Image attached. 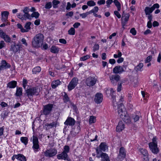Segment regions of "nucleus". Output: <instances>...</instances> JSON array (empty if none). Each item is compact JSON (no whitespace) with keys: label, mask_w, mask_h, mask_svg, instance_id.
<instances>
[{"label":"nucleus","mask_w":161,"mask_h":161,"mask_svg":"<svg viewBox=\"0 0 161 161\" xmlns=\"http://www.w3.org/2000/svg\"><path fill=\"white\" fill-rule=\"evenodd\" d=\"M44 36L43 34L38 33L36 34L33 38L32 41V45L35 47H39L43 44Z\"/></svg>","instance_id":"f257e3e1"},{"label":"nucleus","mask_w":161,"mask_h":161,"mask_svg":"<svg viewBox=\"0 0 161 161\" xmlns=\"http://www.w3.org/2000/svg\"><path fill=\"white\" fill-rule=\"evenodd\" d=\"M149 146L152 152L154 154H157L159 152V149L158 147L157 139L154 137L152 139V142L149 144Z\"/></svg>","instance_id":"f03ea898"},{"label":"nucleus","mask_w":161,"mask_h":161,"mask_svg":"<svg viewBox=\"0 0 161 161\" xmlns=\"http://www.w3.org/2000/svg\"><path fill=\"white\" fill-rule=\"evenodd\" d=\"M118 113L119 116L121 118H123L127 114L125 109L122 104H120L118 105Z\"/></svg>","instance_id":"7ed1b4c3"},{"label":"nucleus","mask_w":161,"mask_h":161,"mask_svg":"<svg viewBox=\"0 0 161 161\" xmlns=\"http://www.w3.org/2000/svg\"><path fill=\"white\" fill-rule=\"evenodd\" d=\"M39 92V90L37 88H33L27 89L26 91V94L28 97L30 98L34 95H37Z\"/></svg>","instance_id":"20e7f679"},{"label":"nucleus","mask_w":161,"mask_h":161,"mask_svg":"<svg viewBox=\"0 0 161 161\" xmlns=\"http://www.w3.org/2000/svg\"><path fill=\"white\" fill-rule=\"evenodd\" d=\"M57 153V150L54 148L47 149L44 152L45 156L49 157H51L55 155Z\"/></svg>","instance_id":"39448f33"},{"label":"nucleus","mask_w":161,"mask_h":161,"mask_svg":"<svg viewBox=\"0 0 161 161\" xmlns=\"http://www.w3.org/2000/svg\"><path fill=\"white\" fill-rule=\"evenodd\" d=\"M109 79L112 84L116 85L117 82L120 80V76L117 74L111 75L109 76Z\"/></svg>","instance_id":"423d86ee"},{"label":"nucleus","mask_w":161,"mask_h":161,"mask_svg":"<svg viewBox=\"0 0 161 161\" xmlns=\"http://www.w3.org/2000/svg\"><path fill=\"white\" fill-rule=\"evenodd\" d=\"M53 107V104H48L43 106V114L45 115L49 114L51 112Z\"/></svg>","instance_id":"0eeeda50"},{"label":"nucleus","mask_w":161,"mask_h":161,"mask_svg":"<svg viewBox=\"0 0 161 161\" xmlns=\"http://www.w3.org/2000/svg\"><path fill=\"white\" fill-rule=\"evenodd\" d=\"M97 81V79L95 77H89L86 79V83L87 86H92L96 84Z\"/></svg>","instance_id":"6e6552de"},{"label":"nucleus","mask_w":161,"mask_h":161,"mask_svg":"<svg viewBox=\"0 0 161 161\" xmlns=\"http://www.w3.org/2000/svg\"><path fill=\"white\" fill-rule=\"evenodd\" d=\"M78 81V79L76 78H73L70 82L68 86V89L69 91H70L73 89L77 86Z\"/></svg>","instance_id":"1a4fd4ad"},{"label":"nucleus","mask_w":161,"mask_h":161,"mask_svg":"<svg viewBox=\"0 0 161 161\" xmlns=\"http://www.w3.org/2000/svg\"><path fill=\"white\" fill-rule=\"evenodd\" d=\"M130 15L129 13H125L124 11L123 12L122 17V24L123 26L126 25L128 21Z\"/></svg>","instance_id":"9d476101"},{"label":"nucleus","mask_w":161,"mask_h":161,"mask_svg":"<svg viewBox=\"0 0 161 161\" xmlns=\"http://www.w3.org/2000/svg\"><path fill=\"white\" fill-rule=\"evenodd\" d=\"M0 37L3 39L6 42H11V39L10 37L1 30H0Z\"/></svg>","instance_id":"9b49d317"},{"label":"nucleus","mask_w":161,"mask_h":161,"mask_svg":"<svg viewBox=\"0 0 161 161\" xmlns=\"http://www.w3.org/2000/svg\"><path fill=\"white\" fill-rule=\"evenodd\" d=\"M33 148L34 150L36 152L37 151L39 147L38 144V139L36 136H33Z\"/></svg>","instance_id":"f8f14e48"},{"label":"nucleus","mask_w":161,"mask_h":161,"mask_svg":"<svg viewBox=\"0 0 161 161\" xmlns=\"http://www.w3.org/2000/svg\"><path fill=\"white\" fill-rule=\"evenodd\" d=\"M57 158L58 159H63L69 161L70 159L67 154L62 152L61 153L58 154L57 156Z\"/></svg>","instance_id":"ddd939ff"},{"label":"nucleus","mask_w":161,"mask_h":161,"mask_svg":"<svg viewBox=\"0 0 161 161\" xmlns=\"http://www.w3.org/2000/svg\"><path fill=\"white\" fill-rule=\"evenodd\" d=\"M126 155V153L125 148L123 147H121L119 151V153L118 156V158L119 160L124 159Z\"/></svg>","instance_id":"4468645a"},{"label":"nucleus","mask_w":161,"mask_h":161,"mask_svg":"<svg viewBox=\"0 0 161 161\" xmlns=\"http://www.w3.org/2000/svg\"><path fill=\"white\" fill-rule=\"evenodd\" d=\"M125 71V70L123 67L120 66H116L113 69V72L115 74H121Z\"/></svg>","instance_id":"2eb2a0df"},{"label":"nucleus","mask_w":161,"mask_h":161,"mask_svg":"<svg viewBox=\"0 0 161 161\" xmlns=\"http://www.w3.org/2000/svg\"><path fill=\"white\" fill-rule=\"evenodd\" d=\"M20 48H22V46L21 45L19 44H18L16 45V43L14 42V44H12L11 45L10 50L14 53H16Z\"/></svg>","instance_id":"dca6fc26"},{"label":"nucleus","mask_w":161,"mask_h":161,"mask_svg":"<svg viewBox=\"0 0 161 161\" xmlns=\"http://www.w3.org/2000/svg\"><path fill=\"white\" fill-rule=\"evenodd\" d=\"M103 96L102 94L98 93L96 94L94 98V101L97 103H100L103 101Z\"/></svg>","instance_id":"f3484780"},{"label":"nucleus","mask_w":161,"mask_h":161,"mask_svg":"<svg viewBox=\"0 0 161 161\" xmlns=\"http://www.w3.org/2000/svg\"><path fill=\"white\" fill-rule=\"evenodd\" d=\"M9 14V13L7 11H4L1 12V20L3 22H6L7 21Z\"/></svg>","instance_id":"a211bd4d"},{"label":"nucleus","mask_w":161,"mask_h":161,"mask_svg":"<svg viewBox=\"0 0 161 161\" xmlns=\"http://www.w3.org/2000/svg\"><path fill=\"white\" fill-rule=\"evenodd\" d=\"M75 121L74 119L71 117H69L64 122V124L65 125L72 126L75 125Z\"/></svg>","instance_id":"6ab92c4d"},{"label":"nucleus","mask_w":161,"mask_h":161,"mask_svg":"<svg viewBox=\"0 0 161 161\" xmlns=\"http://www.w3.org/2000/svg\"><path fill=\"white\" fill-rule=\"evenodd\" d=\"M115 92V91L112 88H110L107 89L106 91V93L108 95H111L113 98V101L114 102L115 101V97L113 95V93Z\"/></svg>","instance_id":"aec40b11"},{"label":"nucleus","mask_w":161,"mask_h":161,"mask_svg":"<svg viewBox=\"0 0 161 161\" xmlns=\"http://www.w3.org/2000/svg\"><path fill=\"white\" fill-rule=\"evenodd\" d=\"M125 128V125L123 122L121 121L119 122L118 125L116 127V131L120 132L123 130Z\"/></svg>","instance_id":"412c9836"},{"label":"nucleus","mask_w":161,"mask_h":161,"mask_svg":"<svg viewBox=\"0 0 161 161\" xmlns=\"http://www.w3.org/2000/svg\"><path fill=\"white\" fill-rule=\"evenodd\" d=\"M153 10L151 7H146L144 11L146 15H148L147 17L148 18L149 16H151V18L153 17L152 14H151L153 12Z\"/></svg>","instance_id":"4be33fe9"},{"label":"nucleus","mask_w":161,"mask_h":161,"mask_svg":"<svg viewBox=\"0 0 161 161\" xmlns=\"http://www.w3.org/2000/svg\"><path fill=\"white\" fill-rule=\"evenodd\" d=\"M10 65L8 64L4 60H2L1 63V65L0 66V69L1 70L7 68H9L10 67Z\"/></svg>","instance_id":"5701e85b"},{"label":"nucleus","mask_w":161,"mask_h":161,"mask_svg":"<svg viewBox=\"0 0 161 161\" xmlns=\"http://www.w3.org/2000/svg\"><path fill=\"white\" fill-rule=\"evenodd\" d=\"M100 157H101L102 161H110L109 157L105 153H102Z\"/></svg>","instance_id":"b1692460"},{"label":"nucleus","mask_w":161,"mask_h":161,"mask_svg":"<svg viewBox=\"0 0 161 161\" xmlns=\"http://www.w3.org/2000/svg\"><path fill=\"white\" fill-rule=\"evenodd\" d=\"M16 81L13 80L8 83L7 84V86L10 88H13L16 86Z\"/></svg>","instance_id":"393cba45"},{"label":"nucleus","mask_w":161,"mask_h":161,"mask_svg":"<svg viewBox=\"0 0 161 161\" xmlns=\"http://www.w3.org/2000/svg\"><path fill=\"white\" fill-rule=\"evenodd\" d=\"M60 81L59 80H56L52 81L51 83V86L53 88H55L60 84Z\"/></svg>","instance_id":"a878e982"},{"label":"nucleus","mask_w":161,"mask_h":161,"mask_svg":"<svg viewBox=\"0 0 161 161\" xmlns=\"http://www.w3.org/2000/svg\"><path fill=\"white\" fill-rule=\"evenodd\" d=\"M143 66V64L142 63H139L135 68V70L136 71H142L143 70L142 68Z\"/></svg>","instance_id":"bb28decb"},{"label":"nucleus","mask_w":161,"mask_h":161,"mask_svg":"<svg viewBox=\"0 0 161 161\" xmlns=\"http://www.w3.org/2000/svg\"><path fill=\"white\" fill-rule=\"evenodd\" d=\"M51 52L54 53H58L59 51V48L55 46H53L50 48Z\"/></svg>","instance_id":"cd10ccee"},{"label":"nucleus","mask_w":161,"mask_h":161,"mask_svg":"<svg viewBox=\"0 0 161 161\" xmlns=\"http://www.w3.org/2000/svg\"><path fill=\"white\" fill-rule=\"evenodd\" d=\"M16 158L18 159L21 161H26V159L25 157L23 155L19 154L15 156Z\"/></svg>","instance_id":"c85d7f7f"},{"label":"nucleus","mask_w":161,"mask_h":161,"mask_svg":"<svg viewBox=\"0 0 161 161\" xmlns=\"http://www.w3.org/2000/svg\"><path fill=\"white\" fill-rule=\"evenodd\" d=\"M122 119H123V120L126 123L129 124L131 122L130 119L127 114L124 116L123 118H122Z\"/></svg>","instance_id":"c756f323"},{"label":"nucleus","mask_w":161,"mask_h":161,"mask_svg":"<svg viewBox=\"0 0 161 161\" xmlns=\"http://www.w3.org/2000/svg\"><path fill=\"white\" fill-rule=\"evenodd\" d=\"M99 147L101 150L104 152L108 149V146L104 143H101Z\"/></svg>","instance_id":"7c9ffc66"},{"label":"nucleus","mask_w":161,"mask_h":161,"mask_svg":"<svg viewBox=\"0 0 161 161\" xmlns=\"http://www.w3.org/2000/svg\"><path fill=\"white\" fill-rule=\"evenodd\" d=\"M31 25V23L30 22H28L25 23L24 26V27L25 28V30L26 31H25V32H28L29 31V30L31 29V27L30 26Z\"/></svg>","instance_id":"2f4dec72"},{"label":"nucleus","mask_w":161,"mask_h":161,"mask_svg":"<svg viewBox=\"0 0 161 161\" xmlns=\"http://www.w3.org/2000/svg\"><path fill=\"white\" fill-rule=\"evenodd\" d=\"M41 71V68L39 66H37L34 68L33 69L32 72L34 74H36L37 73L40 72Z\"/></svg>","instance_id":"473e14b6"},{"label":"nucleus","mask_w":161,"mask_h":161,"mask_svg":"<svg viewBox=\"0 0 161 161\" xmlns=\"http://www.w3.org/2000/svg\"><path fill=\"white\" fill-rule=\"evenodd\" d=\"M139 150L140 153L142 154L144 156H148V153L147 151L144 148H140Z\"/></svg>","instance_id":"72a5a7b5"},{"label":"nucleus","mask_w":161,"mask_h":161,"mask_svg":"<svg viewBox=\"0 0 161 161\" xmlns=\"http://www.w3.org/2000/svg\"><path fill=\"white\" fill-rule=\"evenodd\" d=\"M57 125V123L55 122H53L50 124H47L45 125V126L47 127H48V129L52 128L53 127H56Z\"/></svg>","instance_id":"f704fd0d"},{"label":"nucleus","mask_w":161,"mask_h":161,"mask_svg":"<svg viewBox=\"0 0 161 161\" xmlns=\"http://www.w3.org/2000/svg\"><path fill=\"white\" fill-rule=\"evenodd\" d=\"M114 3L116 6L118 11H120L121 10V5L120 3L117 0H114Z\"/></svg>","instance_id":"c9c22d12"},{"label":"nucleus","mask_w":161,"mask_h":161,"mask_svg":"<svg viewBox=\"0 0 161 161\" xmlns=\"http://www.w3.org/2000/svg\"><path fill=\"white\" fill-rule=\"evenodd\" d=\"M148 18L149 20V21L147 22V26L148 28H151L152 27V24L151 21L152 20L153 17L151 18V16H149V17Z\"/></svg>","instance_id":"e433bc0d"},{"label":"nucleus","mask_w":161,"mask_h":161,"mask_svg":"<svg viewBox=\"0 0 161 161\" xmlns=\"http://www.w3.org/2000/svg\"><path fill=\"white\" fill-rule=\"evenodd\" d=\"M40 15V14L37 12H33L31 15V17L35 18L36 19H37Z\"/></svg>","instance_id":"4c0bfd02"},{"label":"nucleus","mask_w":161,"mask_h":161,"mask_svg":"<svg viewBox=\"0 0 161 161\" xmlns=\"http://www.w3.org/2000/svg\"><path fill=\"white\" fill-rule=\"evenodd\" d=\"M52 3L53 8H56L58 7V5L60 3V2L58 0H53Z\"/></svg>","instance_id":"58836bf2"},{"label":"nucleus","mask_w":161,"mask_h":161,"mask_svg":"<svg viewBox=\"0 0 161 161\" xmlns=\"http://www.w3.org/2000/svg\"><path fill=\"white\" fill-rule=\"evenodd\" d=\"M17 27L18 29L20 30V31L22 33L25 32L26 31L25 30V29L23 27L22 25L20 24H18L17 25Z\"/></svg>","instance_id":"ea45409f"},{"label":"nucleus","mask_w":161,"mask_h":161,"mask_svg":"<svg viewBox=\"0 0 161 161\" xmlns=\"http://www.w3.org/2000/svg\"><path fill=\"white\" fill-rule=\"evenodd\" d=\"M22 90L21 88H17L16 95L18 96H20L22 95Z\"/></svg>","instance_id":"a19ab883"},{"label":"nucleus","mask_w":161,"mask_h":161,"mask_svg":"<svg viewBox=\"0 0 161 161\" xmlns=\"http://www.w3.org/2000/svg\"><path fill=\"white\" fill-rule=\"evenodd\" d=\"M87 4L90 7L94 6L96 5V3L92 0H90L87 3Z\"/></svg>","instance_id":"79ce46f5"},{"label":"nucleus","mask_w":161,"mask_h":161,"mask_svg":"<svg viewBox=\"0 0 161 161\" xmlns=\"http://www.w3.org/2000/svg\"><path fill=\"white\" fill-rule=\"evenodd\" d=\"M80 131V129L78 127H77L76 129H74L71 131V134L73 135H75L78 134Z\"/></svg>","instance_id":"37998d69"},{"label":"nucleus","mask_w":161,"mask_h":161,"mask_svg":"<svg viewBox=\"0 0 161 161\" xmlns=\"http://www.w3.org/2000/svg\"><path fill=\"white\" fill-rule=\"evenodd\" d=\"M97 135L94 134H92L90 136V139L91 141H94L97 140Z\"/></svg>","instance_id":"c03bdc74"},{"label":"nucleus","mask_w":161,"mask_h":161,"mask_svg":"<svg viewBox=\"0 0 161 161\" xmlns=\"http://www.w3.org/2000/svg\"><path fill=\"white\" fill-rule=\"evenodd\" d=\"M68 34L70 35H74L75 33V30L74 28L71 27L68 31Z\"/></svg>","instance_id":"a18cd8bd"},{"label":"nucleus","mask_w":161,"mask_h":161,"mask_svg":"<svg viewBox=\"0 0 161 161\" xmlns=\"http://www.w3.org/2000/svg\"><path fill=\"white\" fill-rule=\"evenodd\" d=\"M96 121V118L95 117L92 116H90L89 119L90 124H92L95 123Z\"/></svg>","instance_id":"49530a36"},{"label":"nucleus","mask_w":161,"mask_h":161,"mask_svg":"<svg viewBox=\"0 0 161 161\" xmlns=\"http://www.w3.org/2000/svg\"><path fill=\"white\" fill-rule=\"evenodd\" d=\"M90 14L89 11L87 12L86 13H83L82 14H80V16L82 18H86L88 15Z\"/></svg>","instance_id":"de8ad7c7"},{"label":"nucleus","mask_w":161,"mask_h":161,"mask_svg":"<svg viewBox=\"0 0 161 161\" xmlns=\"http://www.w3.org/2000/svg\"><path fill=\"white\" fill-rule=\"evenodd\" d=\"M20 140L22 142L24 143L25 145L27 144L28 143V139L26 137H21Z\"/></svg>","instance_id":"09e8293b"},{"label":"nucleus","mask_w":161,"mask_h":161,"mask_svg":"<svg viewBox=\"0 0 161 161\" xmlns=\"http://www.w3.org/2000/svg\"><path fill=\"white\" fill-rule=\"evenodd\" d=\"M99 10V8L98 7L95 6L90 11H89L90 14L93 13H97Z\"/></svg>","instance_id":"8fccbe9b"},{"label":"nucleus","mask_w":161,"mask_h":161,"mask_svg":"<svg viewBox=\"0 0 161 161\" xmlns=\"http://www.w3.org/2000/svg\"><path fill=\"white\" fill-rule=\"evenodd\" d=\"M23 17L24 18L23 20H26L27 19H31V15L29 14L24 13L23 14Z\"/></svg>","instance_id":"3c124183"},{"label":"nucleus","mask_w":161,"mask_h":161,"mask_svg":"<svg viewBox=\"0 0 161 161\" xmlns=\"http://www.w3.org/2000/svg\"><path fill=\"white\" fill-rule=\"evenodd\" d=\"M69 146L66 145L64 147V150L63 152L67 154L69 152Z\"/></svg>","instance_id":"603ef678"},{"label":"nucleus","mask_w":161,"mask_h":161,"mask_svg":"<svg viewBox=\"0 0 161 161\" xmlns=\"http://www.w3.org/2000/svg\"><path fill=\"white\" fill-rule=\"evenodd\" d=\"M118 53L117 54H114V57L115 58H119L121 57L122 56V53L120 52L119 50H118Z\"/></svg>","instance_id":"864d4df0"},{"label":"nucleus","mask_w":161,"mask_h":161,"mask_svg":"<svg viewBox=\"0 0 161 161\" xmlns=\"http://www.w3.org/2000/svg\"><path fill=\"white\" fill-rule=\"evenodd\" d=\"M90 58V56L88 55H86L80 58V60L81 61L86 60Z\"/></svg>","instance_id":"5fc2aeb1"},{"label":"nucleus","mask_w":161,"mask_h":161,"mask_svg":"<svg viewBox=\"0 0 161 161\" xmlns=\"http://www.w3.org/2000/svg\"><path fill=\"white\" fill-rule=\"evenodd\" d=\"M52 6V3L51 2L47 3L45 6V8L47 9H48L51 8Z\"/></svg>","instance_id":"6e6d98bb"},{"label":"nucleus","mask_w":161,"mask_h":161,"mask_svg":"<svg viewBox=\"0 0 161 161\" xmlns=\"http://www.w3.org/2000/svg\"><path fill=\"white\" fill-rule=\"evenodd\" d=\"M99 46L98 44H95L94 45L93 47V51L94 52H95L97 50L99 49Z\"/></svg>","instance_id":"4d7b16f0"},{"label":"nucleus","mask_w":161,"mask_h":161,"mask_svg":"<svg viewBox=\"0 0 161 161\" xmlns=\"http://www.w3.org/2000/svg\"><path fill=\"white\" fill-rule=\"evenodd\" d=\"M159 7V5L158 3L154 4L151 7L153 11L155 8H158Z\"/></svg>","instance_id":"13d9d810"},{"label":"nucleus","mask_w":161,"mask_h":161,"mask_svg":"<svg viewBox=\"0 0 161 161\" xmlns=\"http://www.w3.org/2000/svg\"><path fill=\"white\" fill-rule=\"evenodd\" d=\"M152 58V56H151L147 57L145 60V62L147 63L149 62Z\"/></svg>","instance_id":"bf43d9fd"},{"label":"nucleus","mask_w":161,"mask_h":161,"mask_svg":"<svg viewBox=\"0 0 161 161\" xmlns=\"http://www.w3.org/2000/svg\"><path fill=\"white\" fill-rule=\"evenodd\" d=\"M117 91L118 92H120L121 90V89L122 88V85L121 84H120L119 83L117 85Z\"/></svg>","instance_id":"052dcab7"},{"label":"nucleus","mask_w":161,"mask_h":161,"mask_svg":"<svg viewBox=\"0 0 161 161\" xmlns=\"http://www.w3.org/2000/svg\"><path fill=\"white\" fill-rule=\"evenodd\" d=\"M113 2V0H107L106 2L107 7L108 8L109 7L110 5Z\"/></svg>","instance_id":"680f3d73"},{"label":"nucleus","mask_w":161,"mask_h":161,"mask_svg":"<svg viewBox=\"0 0 161 161\" xmlns=\"http://www.w3.org/2000/svg\"><path fill=\"white\" fill-rule=\"evenodd\" d=\"M130 33L133 35H135L136 34V31L134 28H132L130 30Z\"/></svg>","instance_id":"e2e57ef3"},{"label":"nucleus","mask_w":161,"mask_h":161,"mask_svg":"<svg viewBox=\"0 0 161 161\" xmlns=\"http://www.w3.org/2000/svg\"><path fill=\"white\" fill-rule=\"evenodd\" d=\"M29 10H30L29 8L27 7H26L23 10V12L24 13L29 14Z\"/></svg>","instance_id":"0e129e2a"},{"label":"nucleus","mask_w":161,"mask_h":161,"mask_svg":"<svg viewBox=\"0 0 161 161\" xmlns=\"http://www.w3.org/2000/svg\"><path fill=\"white\" fill-rule=\"evenodd\" d=\"M105 0H100L97 2V3L99 5L104 4L105 3Z\"/></svg>","instance_id":"69168bd1"},{"label":"nucleus","mask_w":161,"mask_h":161,"mask_svg":"<svg viewBox=\"0 0 161 161\" xmlns=\"http://www.w3.org/2000/svg\"><path fill=\"white\" fill-rule=\"evenodd\" d=\"M5 43L3 41H1L0 42V49L4 47Z\"/></svg>","instance_id":"338daca9"},{"label":"nucleus","mask_w":161,"mask_h":161,"mask_svg":"<svg viewBox=\"0 0 161 161\" xmlns=\"http://www.w3.org/2000/svg\"><path fill=\"white\" fill-rule=\"evenodd\" d=\"M80 23L79 22H76L73 25V27L74 28H78L79 26H80Z\"/></svg>","instance_id":"774afa93"}]
</instances>
